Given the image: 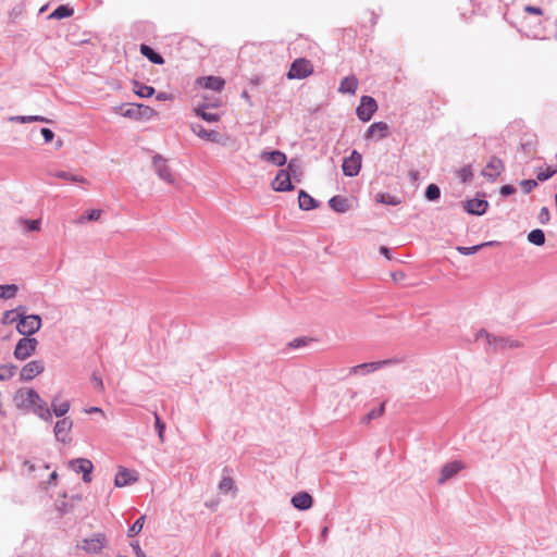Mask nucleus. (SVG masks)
I'll return each instance as SVG.
<instances>
[{"instance_id":"nucleus-64","label":"nucleus","mask_w":557,"mask_h":557,"mask_svg":"<svg viewBox=\"0 0 557 557\" xmlns=\"http://www.w3.org/2000/svg\"><path fill=\"white\" fill-rule=\"evenodd\" d=\"M211 557H221V555L219 553H215Z\"/></svg>"},{"instance_id":"nucleus-47","label":"nucleus","mask_w":557,"mask_h":557,"mask_svg":"<svg viewBox=\"0 0 557 557\" xmlns=\"http://www.w3.org/2000/svg\"><path fill=\"white\" fill-rule=\"evenodd\" d=\"M384 410H385V403H382L377 409L371 410L367 414L368 420L381 417L384 413Z\"/></svg>"},{"instance_id":"nucleus-38","label":"nucleus","mask_w":557,"mask_h":557,"mask_svg":"<svg viewBox=\"0 0 557 557\" xmlns=\"http://www.w3.org/2000/svg\"><path fill=\"white\" fill-rule=\"evenodd\" d=\"M22 310H23V307H18L15 310L5 311L3 314V318H2V323L3 324H12L15 321H17V319L20 320Z\"/></svg>"},{"instance_id":"nucleus-18","label":"nucleus","mask_w":557,"mask_h":557,"mask_svg":"<svg viewBox=\"0 0 557 557\" xmlns=\"http://www.w3.org/2000/svg\"><path fill=\"white\" fill-rule=\"evenodd\" d=\"M197 84L203 88L220 92L225 86V81L219 76H203L197 79Z\"/></svg>"},{"instance_id":"nucleus-7","label":"nucleus","mask_w":557,"mask_h":557,"mask_svg":"<svg viewBox=\"0 0 557 557\" xmlns=\"http://www.w3.org/2000/svg\"><path fill=\"white\" fill-rule=\"evenodd\" d=\"M376 101L370 96H362L357 108V115L362 122H368L376 111Z\"/></svg>"},{"instance_id":"nucleus-41","label":"nucleus","mask_w":557,"mask_h":557,"mask_svg":"<svg viewBox=\"0 0 557 557\" xmlns=\"http://www.w3.org/2000/svg\"><path fill=\"white\" fill-rule=\"evenodd\" d=\"M145 524V516L139 517L134 524L128 529L127 535L133 537L137 535L144 528Z\"/></svg>"},{"instance_id":"nucleus-28","label":"nucleus","mask_w":557,"mask_h":557,"mask_svg":"<svg viewBox=\"0 0 557 557\" xmlns=\"http://www.w3.org/2000/svg\"><path fill=\"white\" fill-rule=\"evenodd\" d=\"M330 207L339 213L346 212L349 210L350 206L348 199L342 196H334L329 200Z\"/></svg>"},{"instance_id":"nucleus-23","label":"nucleus","mask_w":557,"mask_h":557,"mask_svg":"<svg viewBox=\"0 0 557 557\" xmlns=\"http://www.w3.org/2000/svg\"><path fill=\"white\" fill-rule=\"evenodd\" d=\"M260 159L267 162H271L274 165L282 166L286 163V154L280 150L274 151H262Z\"/></svg>"},{"instance_id":"nucleus-15","label":"nucleus","mask_w":557,"mask_h":557,"mask_svg":"<svg viewBox=\"0 0 557 557\" xmlns=\"http://www.w3.org/2000/svg\"><path fill=\"white\" fill-rule=\"evenodd\" d=\"M395 361L392 360V359H386V360H382V361L361 363V364L351 367L349 369V373L350 374L369 373V372H372V371H376V370L381 369L384 366L392 364Z\"/></svg>"},{"instance_id":"nucleus-49","label":"nucleus","mask_w":557,"mask_h":557,"mask_svg":"<svg viewBox=\"0 0 557 557\" xmlns=\"http://www.w3.org/2000/svg\"><path fill=\"white\" fill-rule=\"evenodd\" d=\"M539 220L542 224H546L550 220V213L549 210L546 207H543L539 214Z\"/></svg>"},{"instance_id":"nucleus-52","label":"nucleus","mask_w":557,"mask_h":557,"mask_svg":"<svg viewBox=\"0 0 557 557\" xmlns=\"http://www.w3.org/2000/svg\"><path fill=\"white\" fill-rule=\"evenodd\" d=\"M537 185L536 181L533 180H527L522 182V187L525 191H530L532 188H534Z\"/></svg>"},{"instance_id":"nucleus-50","label":"nucleus","mask_w":557,"mask_h":557,"mask_svg":"<svg viewBox=\"0 0 557 557\" xmlns=\"http://www.w3.org/2000/svg\"><path fill=\"white\" fill-rule=\"evenodd\" d=\"M555 170L546 169L545 171H540L536 175L537 180L546 181L555 174Z\"/></svg>"},{"instance_id":"nucleus-59","label":"nucleus","mask_w":557,"mask_h":557,"mask_svg":"<svg viewBox=\"0 0 557 557\" xmlns=\"http://www.w3.org/2000/svg\"><path fill=\"white\" fill-rule=\"evenodd\" d=\"M157 99L158 100H168V99H170V96L166 92H159L157 95Z\"/></svg>"},{"instance_id":"nucleus-29","label":"nucleus","mask_w":557,"mask_h":557,"mask_svg":"<svg viewBox=\"0 0 557 557\" xmlns=\"http://www.w3.org/2000/svg\"><path fill=\"white\" fill-rule=\"evenodd\" d=\"M487 343L494 349L505 348V347H519L520 344L517 341H510L505 338H497L486 335Z\"/></svg>"},{"instance_id":"nucleus-10","label":"nucleus","mask_w":557,"mask_h":557,"mask_svg":"<svg viewBox=\"0 0 557 557\" xmlns=\"http://www.w3.org/2000/svg\"><path fill=\"white\" fill-rule=\"evenodd\" d=\"M361 168V154L357 151H352L351 154L344 159L342 169L345 175L356 176Z\"/></svg>"},{"instance_id":"nucleus-14","label":"nucleus","mask_w":557,"mask_h":557,"mask_svg":"<svg viewBox=\"0 0 557 557\" xmlns=\"http://www.w3.org/2000/svg\"><path fill=\"white\" fill-rule=\"evenodd\" d=\"M154 114L156 111L152 108L144 104H131L126 110L122 112L123 116L135 120L140 119L143 115L150 117Z\"/></svg>"},{"instance_id":"nucleus-21","label":"nucleus","mask_w":557,"mask_h":557,"mask_svg":"<svg viewBox=\"0 0 557 557\" xmlns=\"http://www.w3.org/2000/svg\"><path fill=\"white\" fill-rule=\"evenodd\" d=\"M487 207L488 202L486 200L478 198L467 200L463 205V208L468 213L476 215L483 214L486 211Z\"/></svg>"},{"instance_id":"nucleus-40","label":"nucleus","mask_w":557,"mask_h":557,"mask_svg":"<svg viewBox=\"0 0 557 557\" xmlns=\"http://www.w3.org/2000/svg\"><path fill=\"white\" fill-rule=\"evenodd\" d=\"M376 201L384 203V205H391V206H397L400 203V200L396 196H392L389 194H377L376 195Z\"/></svg>"},{"instance_id":"nucleus-54","label":"nucleus","mask_w":557,"mask_h":557,"mask_svg":"<svg viewBox=\"0 0 557 557\" xmlns=\"http://www.w3.org/2000/svg\"><path fill=\"white\" fill-rule=\"evenodd\" d=\"M91 382L94 384V386L99 389L100 392L103 391V383H102V380L96 375L92 376L91 379Z\"/></svg>"},{"instance_id":"nucleus-2","label":"nucleus","mask_w":557,"mask_h":557,"mask_svg":"<svg viewBox=\"0 0 557 557\" xmlns=\"http://www.w3.org/2000/svg\"><path fill=\"white\" fill-rule=\"evenodd\" d=\"M24 313L25 310L23 309L16 329L21 334L27 335V337H29L39 331L41 326V319L37 314L25 315Z\"/></svg>"},{"instance_id":"nucleus-9","label":"nucleus","mask_w":557,"mask_h":557,"mask_svg":"<svg viewBox=\"0 0 557 557\" xmlns=\"http://www.w3.org/2000/svg\"><path fill=\"white\" fill-rule=\"evenodd\" d=\"M138 473L124 467L117 468V473L114 479V485L116 487H124L136 483L138 481Z\"/></svg>"},{"instance_id":"nucleus-4","label":"nucleus","mask_w":557,"mask_h":557,"mask_svg":"<svg viewBox=\"0 0 557 557\" xmlns=\"http://www.w3.org/2000/svg\"><path fill=\"white\" fill-rule=\"evenodd\" d=\"M38 342L34 337H23L21 338L14 349V357L18 360H25L29 356H32L36 348Z\"/></svg>"},{"instance_id":"nucleus-55","label":"nucleus","mask_w":557,"mask_h":557,"mask_svg":"<svg viewBox=\"0 0 557 557\" xmlns=\"http://www.w3.org/2000/svg\"><path fill=\"white\" fill-rule=\"evenodd\" d=\"M131 545H132V547H133V549H134V552H135V554H136V556H137V557H146V555H145V553L141 550V548H140V546H139L138 542H134V543H132Z\"/></svg>"},{"instance_id":"nucleus-19","label":"nucleus","mask_w":557,"mask_h":557,"mask_svg":"<svg viewBox=\"0 0 557 557\" xmlns=\"http://www.w3.org/2000/svg\"><path fill=\"white\" fill-rule=\"evenodd\" d=\"M33 410L35 414H37L39 418L50 421L51 420V411L45 400L41 399V397L37 394V400L34 399L32 403V406L29 408Z\"/></svg>"},{"instance_id":"nucleus-43","label":"nucleus","mask_w":557,"mask_h":557,"mask_svg":"<svg viewBox=\"0 0 557 557\" xmlns=\"http://www.w3.org/2000/svg\"><path fill=\"white\" fill-rule=\"evenodd\" d=\"M154 420H156L154 424H156V429L158 431L159 438L163 443L164 442L165 424L161 421V419L157 412H154Z\"/></svg>"},{"instance_id":"nucleus-32","label":"nucleus","mask_w":557,"mask_h":557,"mask_svg":"<svg viewBox=\"0 0 557 557\" xmlns=\"http://www.w3.org/2000/svg\"><path fill=\"white\" fill-rule=\"evenodd\" d=\"M298 203L302 210H311L317 208V201L305 190H300L298 196Z\"/></svg>"},{"instance_id":"nucleus-12","label":"nucleus","mask_w":557,"mask_h":557,"mask_svg":"<svg viewBox=\"0 0 557 557\" xmlns=\"http://www.w3.org/2000/svg\"><path fill=\"white\" fill-rule=\"evenodd\" d=\"M34 399L37 400V392L33 388H21L14 396L16 405L24 409H29Z\"/></svg>"},{"instance_id":"nucleus-8","label":"nucleus","mask_w":557,"mask_h":557,"mask_svg":"<svg viewBox=\"0 0 557 557\" xmlns=\"http://www.w3.org/2000/svg\"><path fill=\"white\" fill-rule=\"evenodd\" d=\"M106 536L101 533L95 534L89 539L83 540L82 544L78 545L88 554H98L106 546Z\"/></svg>"},{"instance_id":"nucleus-5","label":"nucleus","mask_w":557,"mask_h":557,"mask_svg":"<svg viewBox=\"0 0 557 557\" xmlns=\"http://www.w3.org/2000/svg\"><path fill=\"white\" fill-rule=\"evenodd\" d=\"M70 468L76 473L83 474V481L90 483L92 480L91 472L94 471L92 462L87 458H76L69 462Z\"/></svg>"},{"instance_id":"nucleus-46","label":"nucleus","mask_w":557,"mask_h":557,"mask_svg":"<svg viewBox=\"0 0 557 557\" xmlns=\"http://www.w3.org/2000/svg\"><path fill=\"white\" fill-rule=\"evenodd\" d=\"M486 245H490V243L478 245V246H472V247H458V251L461 252L462 255H472V253L476 252L481 247L486 246Z\"/></svg>"},{"instance_id":"nucleus-1","label":"nucleus","mask_w":557,"mask_h":557,"mask_svg":"<svg viewBox=\"0 0 557 557\" xmlns=\"http://www.w3.org/2000/svg\"><path fill=\"white\" fill-rule=\"evenodd\" d=\"M295 161L288 163L287 170H280L272 182V188L275 191H289L294 189L290 177L295 173Z\"/></svg>"},{"instance_id":"nucleus-3","label":"nucleus","mask_w":557,"mask_h":557,"mask_svg":"<svg viewBox=\"0 0 557 557\" xmlns=\"http://www.w3.org/2000/svg\"><path fill=\"white\" fill-rule=\"evenodd\" d=\"M313 73V65L307 59L295 60L287 73L289 79H301L310 76Z\"/></svg>"},{"instance_id":"nucleus-39","label":"nucleus","mask_w":557,"mask_h":557,"mask_svg":"<svg viewBox=\"0 0 557 557\" xmlns=\"http://www.w3.org/2000/svg\"><path fill=\"white\" fill-rule=\"evenodd\" d=\"M16 372L14 364H2L0 366V381H7L13 377Z\"/></svg>"},{"instance_id":"nucleus-57","label":"nucleus","mask_w":557,"mask_h":557,"mask_svg":"<svg viewBox=\"0 0 557 557\" xmlns=\"http://www.w3.org/2000/svg\"><path fill=\"white\" fill-rule=\"evenodd\" d=\"M27 120H28V123L30 122H36V121H39V122H45V123H48L49 120H47L46 117L44 116H39V115H28L27 116Z\"/></svg>"},{"instance_id":"nucleus-24","label":"nucleus","mask_w":557,"mask_h":557,"mask_svg":"<svg viewBox=\"0 0 557 557\" xmlns=\"http://www.w3.org/2000/svg\"><path fill=\"white\" fill-rule=\"evenodd\" d=\"M388 134V125L384 122L373 123L367 131V138L382 139Z\"/></svg>"},{"instance_id":"nucleus-60","label":"nucleus","mask_w":557,"mask_h":557,"mask_svg":"<svg viewBox=\"0 0 557 557\" xmlns=\"http://www.w3.org/2000/svg\"><path fill=\"white\" fill-rule=\"evenodd\" d=\"M14 120L18 121L20 123H28L27 116H16Z\"/></svg>"},{"instance_id":"nucleus-26","label":"nucleus","mask_w":557,"mask_h":557,"mask_svg":"<svg viewBox=\"0 0 557 557\" xmlns=\"http://www.w3.org/2000/svg\"><path fill=\"white\" fill-rule=\"evenodd\" d=\"M313 499L310 494L306 492L297 493L292 498V504L295 508L300 510L309 509L312 506Z\"/></svg>"},{"instance_id":"nucleus-27","label":"nucleus","mask_w":557,"mask_h":557,"mask_svg":"<svg viewBox=\"0 0 557 557\" xmlns=\"http://www.w3.org/2000/svg\"><path fill=\"white\" fill-rule=\"evenodd\" d=\"M358 88V79L355 76H347L342 79L338 91L342 94L355 95Z\"/></svg>"},{"instance_id":"nucleus-63","label":"nucleus","mask_w":557,"mask_h":557,"mask_svg":"<svg viewBox=\"0 0 557 557\" xmlns=\"http://www.w3.org/2000/svg\"><path fill=\"white\" fill-rule=\"evenodd\" d=\"M327 533V528H324L323 531H322V536H325Z\"/></svg>"},{"instance_id":"nucleus-44","label":"nucleus","mask_w":557,"mask_h":557,"mask_svg":"<svg viewBox=\"0 0 557 557\" xmlns=\"http://www.w3.org/2000/svg\"><path fill=\"white\" fill-rule=\"evenodd\" d=\"M458 176L462 182H468L472 178L473 173L470 165H466L458 171Z\"/></svg>"},{"instance_id":"nucleus-13","label":"nucleus","mask_w":557,"mask_h":557,"mask_svg":"<svg viewBox=\"0 0 557 557\" xmlns=\"http://www.w3.org/2000/svg\"><path fill=\"white\" fill-rule=\"evenodd\" d=\"M504 170L503 161L496 157H492L485 168L482 170V175L488 181H495Z\"/></svg>"},{"instance_id":"nucleus-16","label":"nucleus","mask_w":557,"mask_h":557,"mask_svg":"<svg viewBox=\"0 0 557 557\" xmlns=\"http://www.w3.org/2000/svg\"><path fill=\"white\" fill-rule=\"evenodd\" d=\"M73 423L69 418H64L59 420L54 425V435L58 441L63 443H67L70 441V432L72 430Z\"/></svg>"},{"instance_id":"nucleus-20","label":"nucleus","mask_w":557,"mask_h":557,"mask_svg":"<svg viewBox=\"0 0 557 557\" xmlns=\"http://www.w3.org/2000/svg\"><path fill=\"white\" fill-rule=\"evenodd\" d=\"M153 166L158 175L168 183H173L172 173L166 164V160L160 156L153 158Z\"/></svg>"},{"instance_id":"nucleus-36","label":"nucleus","mask_w":557,"mask_h":557,"mask_svg":"<svg viewBox=\"0 0 557 557\" xmlns=\"http://www.w3.org/2000/svg\"><path fill=\"white\" fill-rule=\"evenodd\" d=\"M528 240L535 246H542L545 243V234L540 228L533 230L528 234Z\"/></svg>"},{"instance_id":"nucleus-62","label":"nucleus","mask_w":557,"mask_h":557,"mask_svg":"<svg viewBox=\"0 0 557 557\" xmlns=\"http://www.w3.org/2000/svg\"><path fill=\"white\" fill-rule=\"evenodd\" d=\"M87 412H89V413L90 412H102V410L98 407H92V408L88 409Z\"/></svg>"},{"instance_id":"nucleus-22","label":"nucleus","mask_w":557,"mask_h":557,"mask_svg":"<svg viewBox=\"0 0 557 557\" xmlns=\"http://www.w3.org/2000/svg\"><path fill=\"white\" fill-rule=\"evenodd\" d=\"M462 468H463V465L460 461H453V462L445 465L441 470V476L438 479V483L442 484L445 481L449 480L455 474H457Z\"/></svg>"},{"instance_id":"nucleus-17","label":"nucleus","mask_w":557,"mask_h":557,"mask_svg":"<svg viewBox=\"0 0 557 557\" xmlns=\"http://www.w3.org/2000/svg\"><path fill=\"white\" fill-rule=\"evenodd\" d=\"M191 132L201 139L211 141V143H221L222 136L216 131H207L200 124H191Z\"/></svg>"},{"instance_id":"nucleus-30","label":"nucleus","mask_w":557,"mask_h":557,"mask_svg":"<svg viewBox=\"0 0 557 557\" xmlns=\"http://www.w3.org/2000/svg\"><path fill=\"white\" fill-rule=\"evenodd\" d=\"M133 91L141 98H149L154 94V88L148 85H145L138 81H133Z\"/></svg>"},{"instance_id":"nucleus-35","label":"nucleus","mask_w":557,"mask_h":557,"mask_svg":"<svg viewBox=\"0 0 557 557\" xmlns=\"http://www.w3.org/2000/svg\"><path fill=\"white\" fill-rule=\"evenodd\" d=\"M74 13L73 9L67 5H59L50 15L49 18H65L72 16Z\"/></svg>"},{"instance_id":"nucleus-53","label":"nucleus","mask_w":557,"mask_h":557,"mask_svg":"<svg viewBox=\"0 0 557 557\" xmlns=\"http://www.w3.org/2000/svg\"><path fill=\"white\" fill-rule=\"evenodd\" d=\"M524 11L530 13V14H536V15H542L543 14V11H542L541 8L532 7V5H527L524 8Z\"/></svg>"},{"instance_id":"nucleus-45","label":"nucleus","mask_w":557,"mask_h":557,"mask_svg":"<svg viewBox=\"0 0 557 557\" xmlns=\"http://www.w3.org/2000/svg\"><path fill=\"white\" fill-rule=\"evenodd\" d=\"M219 488L223 493H227V492L234 490V481H233V479H231V478H223L220 481Z\"/></svg>"},{"instance_id":"nucleus-37","label":"nucleus","mask_w":557,"mask_h":557,"mask_svg":"<svg viewBox=\"0 0 557 557\" xmlns=\"http://www.w3.org/2000/svg\"><path fill=\"white\" fill-rule=\"evenodd\" d=\"M18 287L15 284L0 285V298L11 299L15 297Z\"/></svg>"},{"instance_id":"nucleus-25","label":"nucleus","mask_w":557,"mask_h":557,"mask_svg":"<svg viewBox=\"0 0 557 557\" xmlns=\"http://www.w3.org/2000/svg\"><path fill=\"white\" fill-rule=\"evenodd\" d=\"M49 174L53 177L69 181L72 183L89 185V181L87 178H85L84 176L74 174L72 172H69V171H54V172H50Z\"/></svg>"},{"instance_id":"nucleus-42","label":"nucleus","mask_w":557,"mask_h":557,"mask_svg":"<svg viewBox=\"0 0 557 557\" xmlns=\"http://www.w3.org/2000/svg\"><path fill=\"white\" fill-rule=\"evenodd\" d=\"M440 195H441V190H440L438 186H436L435 184H430L426 187L425 197L429 200H436L437 198H440Z\"/></svg>"},{"instance_id":"nucleus-61","label":"nucleus","mask_w":557,"mask_h":557,"mask_svg":"<svg viewBox=\"0 0 557 557\" xmlns=\"http://www.w3.org/2000/svg\"><path fill=\"white\" fill-rule=\"evenodd\" d=\"M215 98H216V97L209 98L208 96H203V97H202V99H203V103L213 102Z\"/></svg>"},{"instance_id":"nucleus-58","label":"nucleus","mask_w":557,"mask_h":557,"mask_svg":"<svg viewBox=\"0 0 557 557\" xmlns=\"http://www.w3.org/2000/svg\"><path fill=\"white\" fill-rule=\"evenodd\" d=\"M380 252H381V253H383L387 259H391L389 250H388V248H387V247L382 246V247L380 248Z\"/></svg>"},{"instance_id":"nucleus-34","label":"nucleus","mask_w":557,"mask_h":557,"mask_svg":"<svg viewBox=\"0 0 557 557\" xmlns=\"http://www.w3.org/2000/svg\"><path fill=\"white\" fill-rule=\"evenodd\" d=\"M51 406L57 417H63L70 409V403L67 400L59 401L57 397L52 400Z\"/></svg>"},{"instance_id":"nucleus-33","label":"nucleus","mask_w":557,"mask_h":557,"mask_svg":"<svg viewBox=\"0 0 557 557\" xmlns=\"http://www.w3.org/2000/svg\"><path fill=\"white\" fill-rule=\"evenodd\" d=\"M102 215V210L91 209L83 213L77 220V224H85L86 222L98 221Z\"/></svg>"},{"instance_id":"nucleus-31","label":"nucleus","mask_w":557,"mask_h":557,"mask_svg":"<svg viewBox=\"0 0 557 557\" xmlns=\"http://www.w3.org/2000/svg\"><path fill=\"white\" fill-rule=\"evenodd\" d=\"M140 52L143 55H145L150 62L154 63V64H163L164 63V59L159 54L157 53L151 47L147 46V45H141L140 46Z\"/></svg>"},{"instance_id":"nucleus-48","label":"nucleus","mask_w":557,"mask_h":557,"mask_svg":"<svg viewBox=\"0 0 557 557\" xmlns=\"http://www.w3.org/2000/svg\"><path fill=\"white\" fill-rule=\"evenodd\" d=\"M24 224H26L27 231L36 232L40 230V221L39 220H30V221H23Z\"/></svg>"},{"instance_id":"nucleus-6","label":"nucleus","mask_w":557,"mask_h":557,"mask_svg":"<svg viewBox=\"0 0 557 557\" xmlns=\"http://www.w3.org/2000/svg\"><path fill=\"white\" fill-rule=\"evenodd\" d=\"M222 104L221 98H215L213 102L202 103L194 108L193 112L195 115L201 117L209 123H216L221 120V115L218 113L207 112L209 108H218Z\"/></svg>"},{"instance_id":"nucleus-11","label":"nucleus","mask_w":557,"mask_h":557,"mask_svg":"<svg viewBox=\"0 0 557 557\" xmlns=\"http://www.w3.org/2000/svg\"><path fill=\"white\" fill-rule=\"evenodd\" d=\"M45 366L40 360H32L27 362L20 372L22 381H30L40 373H42Z\"/></svg>"},{"instance_id":"nucleus-56","label":"nucleus","mask_w":557,"mask_h":557,"mask_svg":"<svg viewBox=\"0 0 557 557\" xmlns=\"http://www.w3.org/2000/svg\"><path fill=\"white\" fill-rule=\"evenodd\" d=\"M500 193L505 196L511 195L515 193V187L511 185H505L502 187Z\"/></svg>"},{"instance_id":"nucleus-51","label":"nucleus","mask_w":557,"mask_h":557,"mask_svg":"<svg viewBox=\"0 0 557 557\" xmlns=\"http://www.w3.org/2000/svg\"><path fill=\"white\" fill-rule=\"evenodd\" d=\"M41 135L45 139L46 143H50L52 141L53 137H54V134L51 129L49 128H42L41 129Z\"/></svg>"}]
</instances>
